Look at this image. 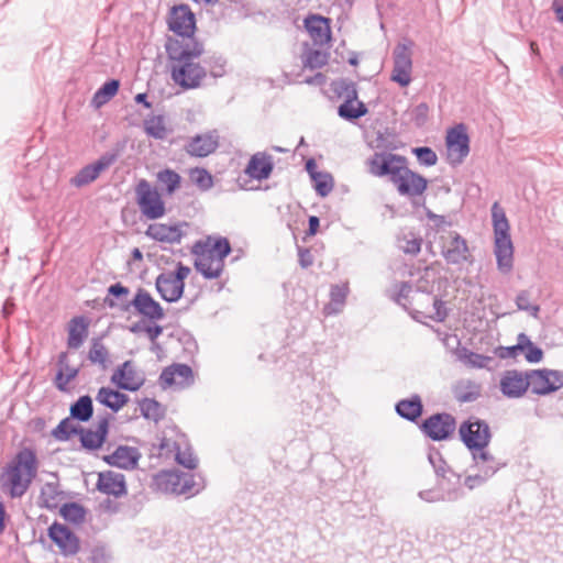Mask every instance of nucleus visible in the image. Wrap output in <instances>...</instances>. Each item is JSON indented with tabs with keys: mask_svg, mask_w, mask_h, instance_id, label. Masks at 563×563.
<instances>
[{
	"mask_svg": "<svg viewBox=\"0 0 563 563\" xmlns=\"http://www.w3.org/2000/svg\"><path fill=\"white\" fill-rule=\"evenodd\" d=\"M165 51L173 81L186 90L200 87L207 77V68L196 59L203 54V44L189 41V45L183 46L177 41H166Z\"/></svg>",
	"mask_w": 563,
	"mask_h": 563,
	"instance_id": "nucleus-1",
	"label": "nucleus"
},
{
	"mask_svg": "<svg viewBox=\"0 0 563 563\" xmlns=\"http://www.w3.org/2000/svg\"><path fill=\"white\" fill-rule=\"evenodd\" d=\"M367 166L373 176H388L401 196H420L427 189V179L408 168L405 156L393 153H375L368 158Z\"/></svg>",
	"mask_w": 563,
	"mask_h": 563,
	"instance_id": "nucleus-2",
	"label": "nucleus"
},
{
	"mask_svg": "<svg viewBox=\"0 0 563 563\" xmlns=\"http://www.w3.org/2000/svg\"><path fill=\"white\" fill-rule=\"evenodd\" d=\"M37 468L35 451L30 448L21 449L0 474L1 490L11 498L22 497L36 477Z\"/></svg>",
	"mask_w": 563,
	"mask_h": 563,
	"instance_id": "nucleus-3",
	"label": "nucleus"
},
{
	"mask_svg": "<svg viewBox=\"0 0 563 563\" xmlns=\"http://www.w3.org/2000/svg\"><path fill=\"white\" fill-rule=\"evenodd\" d=\"M492 222L497 268L503 274H509L514 268V245L510 236L509 221L505 210L497 201L492 206Z\"/></svg>",
	"mask_w": 563,
	"mask_h": 563,
	"instance_id": "nucleus-4",
	"label": "nucleus"
},
{
	"mask_svg": "<svg viewBox=\"0 0 563 563\" xmlns=\"http://www.w3.org/2000/svg\"><path fill=\"white\" fill-rule=\"evenodd\" d=\"M104 305L111 309H117L121 312H128L131 307L135 311L151 321H157L164 318V309L148 291L139 288L132 300H122L120 302L114 299L104 298Z\"/></svg>",
	"mask_w": 563,
	"mask_h": 563,
	"instance_id": "nucleus-5",
	"label": "nucleus"
},
{
	"mask_svg": "<svg viewBox=\"0 0 563 563\" xmlns=\"http://www.w3.org/2000/svg\"><path fill=\"white\" fill-rule=\"evenodd\" d=\"M167 25L176 37L168 36L166 41H177L180 45H189V41H198L196 32V16L188 4L174 5L167 19Z\"/></svg>",
	"mask_w": 563,
	"mask_h": 563,
	"instance_id": "nucleus-6",
	"label": "nucleus"
},
{
	"mask_svg": "<svg viewBox=\"0 0 563 563\" xmlns=\"http://www.w3.org/2000/svg\"><path fill=\"white\" fill-rule=\"evenodd\" d=\"M157 489L175 495L195 496L203 488L202 481L197 482L194 474L165 471L154 478Z\"/></svg>",
	"mask_w": 563,
	"mask_h": 563,
	"instance_id": "nucleus-7",
	"label": "nucleus"
},
{
	"mask_svg": "<svg viewBox=\"0 0 563 563\" xmlns=\"http://www.w3.org/2000/svg\"><path fill=\"white\" fill-rule=\"evenodd\" d=\"M135 195L136 202L145 218L156 220L165 214V202L157 189L153 188L146 179H141L137 183L135 187Z\"/></svg>",
	"mask_w": 563,
	"mask_h": 563,
	"instance_id": "nucleus-8",
	"label": "nucleus"
},
{
	"mask_svg": "<svg viewBox=\"0 0 563 563\" xmlns=\"http://www.w3.org/2000/svg\"><path fill=\"white\" fill-rule=\"evenodd\" d=\"M412 47L413 42L404 38L395 46L393 52L394 67L390 79L401 87H407L411 82Z\"/></svg>",
	"mask_w": 563,
	"mask_h": 563,
	"instance_id": "nucleus-9",
	"label": "nucleus"
},
{
	"mask_svg": "<svg viewBox=\"0 0 563 563\" xmlns=\"http://www.w3.org/2000/svg\"><path fill=\"white\" fill-rule=\"evenodd\" d=\"M459 433L463 443L471 452L488 448L492 440L488 423L478 418L464 421L460 426Z\"/></svg>",
	"mask_w": 563,
	"mask_h": 563,
	"instance_id": "nucleus-10",
	"label": "nucleus"
},
{
	"mask_svg": "<svg viewBox=\"0 0 563 563\" xmlns=\"http://www.w3.org/2000/svg\"><path fill=\"white\" fill-rule=\"evenodd\" d=\"M119 151H111L102 154L95 163L84 166L71 179L74 187L81 188L95 181L100 173L108 169L117 162Z\"/></svg>",
	"mask_w": 563,
	"mask_h": 563,
	"instance_id": "nucleus-11",
	"label": "nucleus"
},
{
	"mask_svg": "<svg viewBox=\"0 0 563 563\" xmlns=\"http://www.w3.org/2000/svg\"><path fill=\"white\" fill-rule=\"evenodd\" d=\"M441 255L451 265L472 262V254L466 240L455 231L449 232L445 241H442Z\"/></svg>",
	"mask_w": 563,
	"mask_h": 563,
	"instance_id": "nucleus-12",
	"label": "nucleus"
},
{
	"mask_svg": "<svg viewBox=\"0 0 563 563\" xmlns=\"http://www.w3.org/2000/svg\"><path fill=\"white\" fill-rule=\"evenodd\" d=\"M529 388L536 395H548L563 386L562 376L558 371L530 369L528 371Z\"/></svg>",
	"mask_w": 563,
	"mask_h": 563,
	"instance_id": "nucleus-13",
	"label": "nucleus"
},
{
	"mask_svg": "<svg viewBox=\"0 0 563 563\" xmlns=\"http://www.w3.org/2000/svg\"><path fill=\"white\" fill-rule=\"evenodd\" d=\"M454 417L446 412L435 413L421 424L422 432L433 441L448 439L455 430Z\"/></svg>",
	"mask_w": 563,
	"mask_h": 563,
	"instance_id": "nucleus-14",
	"label": "nucleus"
},
{
	"mask_svg": "<svg viewBox=\"0 0 563 563\" xmlns=\"http://www.w3.org/2000/svg\"><path fill=\"white\" fill-rule=\"evenodd\" d=\"M448 157L451 164L459 165L470 153V139L463 124H459L448 131L446 134Z\"/></svg>",
	"mask_w": 563,
	"mask_h": 563,
	"instance_id": "nucleus-15",
	"label": "nucleus"
},
{
	"mask_svg": "<svg viewBox=\"0 0 563 563\" xmlns=\"http://www.w3.org/2000/svg\"><path fill=\"white\" fill-rule=\"evenodd\" d=\"M499 389L507 398L522 397L529 389L528 371L525 373L517 369L505 371L500 376Z\"/></svg>",
	"mask_w": 563,
	"mask_h": 563,
	"instance_id": "nucleus-16",
	"label": "nucleus"
},
{
	"mask_svg": "<svg viewBox=\"0 0 563 563\" xmlns=\"http://www.w3.org/2000/svg\"><path fill=\"white\" fill-rule=\"evenodd\" d=\"M110 418L109 413L99 416L96 430L80 427L77 435H79L80 444L85 450L96 451L103 445L109 434Z\"/></svg>",
	"mask_w": 563,
	"mask_h": 563,
	"instance_id": "nucleus-17",
	"label": "nucleus"
},
{
	"mask_svg": "<svg viewBox=\"0 0 563 563\" xmlns=\"http://www.w3.org/2000/svg\"><path fill=\"white\" fill-rule=\"evenodd\" d=\"M187 227L188 223L186 222H178L174 224L152 223L147 227L145 235L161 243L178 244L186 235L184 228Z\"/></svg>",
	"mask_w": 563,
	"mask_h": 563,
	"instance_id": "nucleus-18",
	"label": "nucleus"
},
{
	"mask_svg": "<svg viewBox=\"0 0 563 563\" xmlns=\"http://www.w3.org/2000/svg\"><path fill=\"white\" fill-rule=\"evenodd\" d=\"M194 383V373L189 365L175 363L165 367L159 375V385L163 389L177 386L185 388Z\"/></svg>",
	"mask_w": 563,
	"mask_h": 563,
	"instance_id": "nucleus-19",
	"label": "nucleus"
},
{
	"mask_svg": "<svg viewBox=\"0 0 563 563\" xmlns=\"http://www.w3.org/2000/svg\"><path fill=\"white\" fill-rule=\"evenodd\" d=\"M48 537L64 555L68 556L78 553L80 548L79 539L68 527L54 522L48 528Z\"/></svg>",
	"mask_w": 563,
	"mask_h": 563,
	"instance_id": "nucleus-20",
	"label": "nucleus"
},
{
	"mask_svg": "<svg viewBox=\"0 0 563 563\" xmlns=\"http://www.w3.org/2000/svg\"><path fill=\"white\" fill-rule=\"evenodd\" d=\"M141 453L136 448L119 445L113 453L103 456V461L111 466L132 471L137 467Z\"/></svg>",
	"mask_w": 563,
	"mask_h": 563,
	"instance_id": "nucleus-21",
	"label": "nucleus"
},
{
	"mask_svg": "<svg viewBox=\"0 0 563 563\" xmlns=\"http://www.w3.org/2000/svg\"><path fill=\"white\" fill-rule=\"evenodd\" d=\"M111 382L120 389L136 391L143 386L144 378L136 374L132 361H125L112 374Z\"/></svg>",
	"mask_w": 563,
	"mask_h": 563,
	"instance_id": "nucleus-22",
	"label": "nucleus"
},
{
	"mask_svg": "<svg viewBox=\"0 0 563 563\" xmlns=\"http://www.w3.org/2000/svg\"><path fill=\"white\" fill-rule=\"evenodd\" d=\"M231 250V244L227 238L209 235L206 240L195 243L192 253H206L224 262Z\"/></svg>",
	"mask_w": 563,
	"mask_h": 563,
	"instance_id": "nucleus-23",
	"label": "nucleus"
},
{
	"mask_svg": "<svg viewBox=\"0 0 563 563\" xmlns=\"http://www.w3.org/2000/svg\"><path fill=\"white\" fill-rule=\"evenodd\" d=\"M97 489L106 495L121 497L126 494L125 477L113 471L101 472L98 476Z\"/></svg>",
	"mask_w": 563,
	"mask_h": 563,
	"instance_id": "nucleus-24",
	"label": "nucleus"
},
{
	"mask_svg": "<svg viewBox=\"0 0 563 563\" xmlns=\"http://www.w3.org/2000/svg\"><path fill=\"white\" fill-rule=\"evenodd\" d=\"M218 139L216 132L196 135L186 144V152L190 156L206 157L217 150L219 145Z\"/></svg>",
	"mask_w": 563,
	"mask_h": 563,
	"instance_id": "nucleus-25",
	"label": "nucleus"
},
{
	"mask_svg": "<svg viewBox=\"0 0 563 563\" xmlns=\"http://www.w3.org/2000/svg\"><path fill=\"white\" fill-rule=\"evenodd\" d=\"M155 288L161 298L167 302L178 301L185 290V287L172 277L170 272H163L156 277Z\"/></svg>",
	"mask_w": 563,
	"mask_h": 563,
	"instance_id": "nucleus-26",
	"label": "nucleus"
},
{
	"mask_svg": "<svg viewBox=\"0 0 563 563\" xmlns=\"http://www.w3.org/2000/svg\"><path fill=\"white\" fill-rule=\"evenodd\" d=\"M438 490L426 489L420 490L418 496L420 499L427 503L438 501H456L464 496V493L460 486L446 487L443 479L437 481Z\"/></svg>",
	"mask_w": 563,
	"mask_h": 563,
	"instance_id": "nucleus-27",
	"label": "nucleus"
},
{
	"mask_svg": "<svg viewBox=\"0 0 563 563\" xmlns=\"http://www.w3.org/2000/svg\"><path fill=\"white\" fill-rule=\"evenodd\" d=\"M273 168L272 155L265 152H257L249 161L245 173L253 179L264 180L271 176Z\"/></svg>",
	"mask_w": 563,
	"mask_h": 563,
	"instance_id": "nucleus-28",
	"label": "nucleus"
},
{
	"mask_svg": "<svg viewBox=\"0 0 563 563\" xmlns=\"http://www.w3.org/2000/svg\"><path fill=\"white\" fill-rule=\"evenodd\" d=\"M474 467L478 473L485 474L492 478L501 467L504 463L498 461L487 448L471 452Z\"/></svg>",
	"mask_w": 563,
	"mask_h": 563,
	"instance_id": "nucleus-29",
	"label": "nucleus"
},
{
	"mask_svg": "<svg viewBox=\"0 0 563 563\" xmlns=\"http://www.w3.org/2000/svg\"><path fill=\"white\" fill-rule=\"evenodd\" d=\"M305 26L314 44L322 45L330 41L331 31L329 19L320 15H310L306 18Z\"/></svg>",
	"mask_w": 563,
	"mask_h": 563,
	"instance_id": "nucleus-30",
	"label": "nucleus"
},
{
	"mask_svg": "<svg viewBox=\"0 0 563 563\" xmlns=\"http://www.w3.org/2000/svg\"><path fill=\"white\" fill-rule=\"evenodd\" d=\"M197 255L195 261V268L206 278L214 279L218 278L223 269L224 262L221 258H216L206 253H194Z\"/></svg>",
	"mask_w": 563,
	"mask_h": 563,
	"instance_id": "nucleus-31",
	"label": "nucleus"
},
{
	"mask_svg": "<svg viewBox=\"0 0 563 563\" xmlns=\"http://www.w3.org/2000/svg\"><path fill=\"white\" fill-rule=\"evenodd\" d=\"M428 461L433 467L438 479H443V483L445 484L446 481L450 482L451 478H455L454 486H460L461 476L451 470L438 450H429Z\"/></svg>",
	"mask_w": 563,
	"mask_h": 563,
	"instance_id": "nucleus-32",
	"label": "nucleus"
},
{
	"mask_svg": "<svg viewBox=\"0 0 563 563\" xmlns=\"http://www.w3.org/2000/svg\"><path fill=\"white\" fill-rule=\"evenodd\" d=\"M411 291L412 287L408 282L397 283L394 286V292L390 295V298L408 311L412 319L421 322V318H424L423 312L409 307L411 303L409 300Z\"/></svg>",
	"mask_w": 563,
	"mask_h": 563,
	"instance_id": "nucleus-33",
	"label": "nucleus"
},
{
	"mask_svg": "<svg viewBox=\"0 0 563 563\" xmlns=\"http://www.w3.org/2000/svg\"><path fill=\"white\" fill-rule=\"evenodd\" d=\"M88 335V323L85 317H75L68 323L67 345L69 349H79Z\"/></svg>",
	"mask_w": 563,
	"mask_h": 563,
	"instance_id": "nucleus-34",
	"label": "nucleus"
},
{
	"mask_svg": "<svg viewBox=\"0 0 563 563\" xmlns=\"http://www.w3.org/2000/svg\"><path fill=\"white\" fill-rule=\"evenodd\" d=\"M96 400L113 412H118L129 402V396L109 387H101L97 393Z\"/></svg>",
	"mask_w": 563,
	"mask_h": 563,
	"instance_id": "nucleus-35",
	"label": "nucleus"
},
{
	"mask_svg": "<svg viewBox=\"0 0 563 563\" xmlns=\"http://www.w3.org/2000/svg\"><path fill=\"white\" fill-rule=\"evenodd\" d=\"M395 409L401 418L415 422L421 416L423 406L420 396L413 395L409 399L398 401Z\"/></svg>",
	"mask_w": 563,
	"mask_h": 563,
	"instance_id": "nucleus-36",
	"label": "nucleus"
},
{
	"mask_svg": "<svg viewBox=\"0 0 563 563\" xmlns=\"http://www.w3.org/2000/svg\"><path fill=\"white\" fill-rule=\"evenodd\" d=\"M144 132L155 140H164L170 133L163 114H151L143 121Z\"/></svg>",
	"mask_w": 563,
	"mask_h": 563,
	"instance_id": "nucleus-37",
	"label": "nucleus"
},
{
	"mask_svg": "<svg viewBox=\"0 0 563 563\" xmlns=\"http://www.w3.org/2000/svg\"><path fill=\"white\" fill-rule=\"evenodd\" d=\"M456 358L471 368H485L493 361L490 356L475 353L465 346L454 350Z\"/></svg>",
	"mask_w": 563,
	"mask_h": 563,
	"instance_id": "nucleus-38",
	"label": "nucleus"
},
{
	"mask_svg": "<svg viewBox=\"0 0 563 563\" xmlns=\"http://www.w3.org/2000/svg\"><path fill=\"white\" fill-rule=\"evenodd\" d=\"M454 397L459 402H473L481 396V385L474 380H461L454 389Z\"/></svg>",
	"mask_w": 563,
	"mask_h": 563,
	"instance_id": "nucleus-39",
	"label": "nucleus"
},
{
	"mask_svg": "<svg viewBox=\"0 0 563 563\" xmlns=\"http://www.w3.org/2000/svg\"><path fill=\"white\" fill-rule=\"evenodd\" d=\"M93 405L90 396H80L69 408V416L79 422H87L92 418Z\"/></svg>",
	"mask_w": 563,
	"mask_h": 563,
	"instance_id": "nucleus-40",
	"label": "nucleus"
},
{
	"mask_svg": "<svg viewBox=\"0 0 563 563\" xmlns=\"http://www.w3.org/2000/svg\"><path fill=\"white\" fill-rule=\"evenodd\" d=\"M349 294V287L346 284L333 285L330 289V302L325 305V314H334L342 310L346 297Z\"/></svg>",
	"mask_w": 563,
	"mask_h": 563,
	"instance_id": "nucleus-41",
	"label": "nucleus"
},
{
	"mask_svg": "<svg viewBox=\"0 0 563 563\" xmlns=\"http://www.w3.org/2000/svg\"><path fill=\"white\" fill-rule=\"evenodd\" d=\"M367 112L366 104L358 100L343 101L338 108L339 117L351 122L364 117Z\"/></svg>",
	"mask_w": 563,
	"mask_h": 563,
	"instance_id": "nucleus-42",
	"label": "nucleus"
},
{
	"mask_svg": "<svg viewBox=\"0 0 563 563\" xmlns=\"http://www.w3.org/2000/svg\"><path fill=\"white\" fill-rule=\"evenodd\" d=\"M88 360L98 365L101 369H107L110 361V354L100 339H93L88 352Z\"/></svg>",
	"mask_w": 563,
	"mask_h": 563,
	"instance_id": "nucleus-43",
	"label": "nucleus"
},
{
	"mask_svg": "<svg viewBox=\"0 0 563 563\" xmlns=\"http://www.w3.org/2000/svg\"><path fill=\"white\" fill-rule=\"evenodd\" d=\"M62 500V492L58 484L45 483L41 488L40 501L47 509H56Z\"/></svg>",
	"mask_w": 563,
	"mask_h": 563,
	"instance_id": "nucleus-44",
	"label": "nucleus"
},
{
	"mask_svg": "<svg viewBox=\"0 0 563 563\" xmlns=\"http://www.w3.org/2000/svg\"><path fill=\"white\" fill-rule=\"evenodd\" d=\"M156 178L161 188L164 189L168 195L174 194L180 186L181 181L180 175L170 168L159 170L156 175Z\"/></svg>",
	"mask_w": 563,
	"mask_h": 563,
	"instance_id": "nucleus-45",
	"label": "nucleus"
},
{
	"mask_svg": "<svg viewBox=\"0 0 563 563\" xmlns=\"http://www.w3.org/2000/svg\"><path fill=\"white\" fill-rule=\"evenodd\" d=\"M120 88V81L111 79L104 82L93 95L92 101L97 107L107 103L113 98Z\"/></svg>",
	"mask_w": 563,
	"mask_h": 563,
	"instance_id": "nucleus-46",
	"label": "nucleus"
},
{
	"mask_svg": "<svg viewBox=\"0 0 563 563\" xmlns=\"http://www.w3.org/2000/svg\"><path fill=\"white\" fill-rule=\"evenodd\" d=\"M71 420L73 418L67 417L57 424L56 428L52 430V437L55 438L57 441H68L71 435H77L78 431H80V426L73 424Z\"/></svg>",
	"mask_w": 563,
	"mask_h": 563,
	"instance_id": "nucleus-47",
	"label": "nucleus"
},
{
	"mask_svg": "<svg viewBox=\"0 0 563 563\" xmlns=\"http://www.w3.org/2000/svg\"><path fill=\"white\" fill-rule=\"evenodd\" d=\"M184 444H186V438L184 434L178 435L176 440L163 437L157 445L158 455L166 459L174 457L175 452Z\"/></svg>",
	"mask_w": 563,
	"mask_h": 563,
	"instance_id": "nucleus-48",
	"label": "nucleus"
},
{
	"mask_svg": "<svg viewBox=\"0 0 563 563\" xmlns=\"http://www.w3.org/2000/svg\"><path fill=\"white\" fill-rule=\"evenodd\" d=\"M418 290L426 292L427 302L428 303L431 302L433 306V310H434V312L432 314H429V316L423 314V316L432 319L433 321L443 322L448 317V310L445 308L444 301H442L441 299H439L435 296H432L430 291L422 289L421 287H418Z\"/></svg>",
	"mask_w": 563,
	"mask_h": 563,
	"instance_id": "nucleus-49",
	"label": "nucleus"
},
{
	"mask_svg": "<svg viewBox=\"0 0 563 563\" xmlns=\"http://www.w3.org/2000/svg\"><path fill=\"white\" fill-rule=\"evenodd\" d=\"M189 177L190 180L202 191H207L213 186V178L205 168L196 167L190 169Z\"/></svg>",
	"mask_w": 563,
	"mask_h": 563,
	"instance_id": "nucleus-50",
	"label": "nucleus"
},
{
	"mask_svg": "<svg viewBox=\"0 0 563 563\" xmlns=\"http://www.w3.org/2000/svg\"><path fill=\"white\" fill-rule=\"evenodd\" d=\"M140 410H141V415L145 419H150L155 422L161 420L163 417V410H162L161 404L158 401H156L155 399L144 398L140 402Z\"/></svg>",
	"mask_w": 563,
	"mask_h": 563,
	"instance_id": "nucleus-51",
	"label": "nucleus"
},
{
	"mask_svg": "<svg viewBox=\"0 0 563 563\" xmlns=\"http://www.w3.org/2000/svg\"><path fill=\"white\" fill-rule=\"evenodd\" d=\"M60 514L65 520L80 523L85 520L86 511L84 507L77 503H67L62 506Z\"/></svg>",
	"mask_w": 563,
	"mask_h": 563,
	"instance_id": "nucleus-52",
	"label": "nucleus"
},
{
	"mask_svg": "<svg viewBox=\"0 0 563 563\" xmlns=\"http://www.w3.org/2000/svg\"><path fill=\"white\" fill-rule=\"evenodd\" d=\"M174 459L179 465L188 470L196 468L198 463L197 457L194 455L192 450L187 442L183 446H179L174 454Z\"/></svg>",
	"mask_w": 563,
	"mask_h": 563,
	"instance_id": "nucleus-53",
	"label": "nucleus"
},
{
	"mask_svg": "<svg viewBox=\"0 0 563 563\" xmlns=\"http://www.w3.org/2000/svg\"><path fill=\"white\" fill-rule=\"evenodd\" d=\"M333 91L338 93L339 97L343 98L344 101L357 100L358 95L356 85L352 81L341 79L339 81L333 82Z\"/></svg>",
	"mask_w": 563,
	"mask_h": 563,
	"instance_id": "nucleus-54",
	"label": "nucleus"
},
{
	"mask_svg": "<svg viewBox=\"0 0 563 563\" xmlns=\"http://www.w3.org/2000/svg\"><path fill=\"white\" fill-rule=\"evenodd\" d=\"M520 341L523 345V353L527 362L539 363L543 357V351L539 346L534 345L525 333H520Z\"/></svg>",
	"mask_w": 563,
	"mask_h": 563,
	"instance_id": "nucleus-55",
	"label": "nucleus"
},
{
	"mask_svg": "<svg viewBox=\"0 0 563 563\" xmlns=\"http://www.w3.org/2000/svg\"><path fill=\"white\" fill-rule=\"evenodd\" d=\"M314 180V189L321 197L328 196L333 189V178L327 173L312 174Z\"/></svg>",
	"mask_w": 563,
	"mask_h": 563,
	"instance_id": "nucleus-56",
	"label": "nucleus"
},
{
	"mask_svg": "<svg viewBox=\"0 0 563 563\" xmlns=\"http://www.w3.org/2000/svg\"><path fill=\"white\" fill-rule=\"evenodd\" d=\"M328 62V54L318 49H310L305 54L303 65L310 69H317L324 66Z\"/></svg>",
	"mask_w": 563,
	"mask_h": 563,
	"instance_id": "nucleus-57",
	"label": "nucleus"
},
{
	"mask_svg": "<svg viewBox=\"0 0 563 563\" xmlns=\"http://www.w3.org/2000/svg\"><path fill=\"white\" fill-rule=\"evenodd\" d=\"M399 247L405 254L417 255L421 250L422 239L419 236H415L412 233L410 238L405 235L402 239H399Z\"/></svg>",
	"mask_w": 563,
	"mask_h": 563,
	"instance_id": "nucleus-58",
	"label": "nucleus"
},
{
	"mask_svg": "<svg viewBox=\"0 0 563 563\" xmlns=\"http://www.w3.org/2000/svg\"><path fill=\"white\" fill-rule=\"evenodd\" d=\"M412 153L416 155L418 162L424 166H433L438 162L435 152L428 146L415 147Z\"/></svg>",
	"mask_w": 563,
	"mask_h": 563,
	"instance_id": "nucleus-59",
	"label": "nucleus"
},
{
	"mask_svg": "<svg viewBox=\"0 0 563 563\" xmlns=\"http://www.w3.org/2000/svg\"><path fill=\"white\" fill-rule=\"evenodd\" d=\"M516 305L519 310L529 311L532 316H537L540 308L537 305H530V294L527 290H521L516 297Z\"/></svg>",
	"mask_w": 563,
	"mask_h": 563,
	"instance_id": "nucleus-60",
	"label": "nucleus"
},
{
	"mask_svg": "<svg viewBox=\"0 0 563 563\" xmlns=\"http://www.w3.org/2000/svg\"><path fill=\"white\" fill-rule=\"evenodd\" d=\"M429 114V107L427 103L421 102L417 104L410 112L411 121L416 126L421 128L426 124Z\"/></svg>",
	"mask_w": 563,
	"mask_h": 563,
	"instance_id": "nucleus-61",
	"label": "nucleus"
},
{
	"mask_svg": "<svg viewBox=\"0 0 563 563\" xmlns=\"http://www.w3.org/2000/svg\"><path fill=\"white\" fill-rule=\"evenodd\" d=\"M207 74L211 77L219 78L225 74V59L222 57H213L207 62Z\"/></svg>",
	"mask_w": 563,
	"mask_h": 563,
	"instance_id": "nucleus-62",
	"label": "nucleus"
},
{
	"mask_svg": "<svg viewBox=\"0 0 563 563\" xmlns=\"http://www.w3.org/2000/svg\"><path fill=\"white\" fill-rule=\"evenodd\" d=\"M129 292L128 287L123 286L121 283H117L108 288V296L106 298L114 299V301L120 302L122 300H129Z\"/></svg>",
	"mask_w": 563,
	"mask_h": 563,
	"instance_id": "nucleus-63",
	"label": "nucleus"
},
{
	"mask_svg": "<svg viewBox=\"0 0 563 563\" xmlns=\"http://www.w3.org/2000/svg\"><path fill=\"white\" fill-rule=\"evenodd\" d=\"M489 479L485 474H481L476 472L475 474L467 475L464 478V486L470 490H473L482 485H484Z\"/></svg>",
	"mask_w": 563,
	"mask_h": 563,
	"instance_id": "nucleus-64",
	"label": "nucleus"
}]
</instances>
